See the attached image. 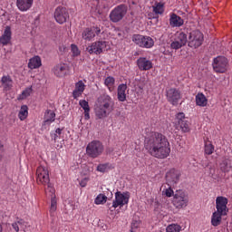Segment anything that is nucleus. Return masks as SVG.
<instances>
[{"mask_svg":"<svg viewBox=\"0 0 232 232\" xmlns=\"http://www.w3.org/2000/svg\"><path fill=\"white\" fill-rule=\"evenodd\" d=\"M144 148L155 159H168L171 153L169 141L160 132H148L145 136Z\"/></svg>","mask_w":232,"mask_h":232,"instance_id":"nucleus-1","label":"nucleus"},{"mask_svg":"<svg viewBox=\"0 0 232 232\" xmlns=\"http://www.w3.org/2000/svg\"><path fill=\"white\" fill-rule=\"evenodd\" d=\"M229 200L224 196H218L216 198V211L212 213L210 224L214 227H218L222 224V217H227L229 208H227Z\"/></svg>","mask_w":232,"mask_h":232,"instance_id":"nucleus-2","label":"nucleus"},{"mask_svg":"<svg viewBox=\"0 0 232 232\" xmlns=\"http://www.w3.org/2000/svg\"><path fill=\"white\" fill-rule=\"evenodd\" d=\"M113 111V100L109 94H102L98 97L95 107L94 113L97 119H106L110 113Z\"/></svg>","mask_w":232,"mask_h":232,"instance_id":"nucleus-3","label":"nucleus"},{"mask_svg":"<svg viewBox=\"0 0 232 232\" xmlns=\"http://www.w3.org/2000/svg\"><path fill=\"white\" fill-rule=\"evenodd\" d=\"M104 152V145L99 140L91 141L86 147V153L91 159H97Z\"/></svg>","mask_w":232,"mask_h":232,"instance_id":"nucleus-4","label":"nucleus"},{"mask_svg":"<svg viewBox=\"0 0 232 232\" xmlns=\"http://www.w3.org/2000/svg\"><path fill=\"white\" fill-rule=\"evenodd\" d=\"M172 204L176 209H184L189 204V197L183 190H177L173 196Z\"/></svg>","mask_w":232,"mask_h":232,"instance_id":"nucleus-5","label":"nucleus"},{"mask_svg":"<svg viewBox=\"0 0 232 232\" xmlns=\"http://www.w3.org/2000/svg\"><path fill=\"white\" fill-rule=\"evenodd\" d=\"M126 14H128V6L126 5H120L111 12L110 19L112 23H119L124 19Z\"/></svg>","mask_w":232,"mask_h":232,"instance_id":"nucleus-6","label":"nucleus"},{"mask_svg":"<svg viewBox=\"0 0 232 232\" xmlns=\"http://www.w3.org/2000/svg\"><path fill=\"white\" fill-rule=\"evenodd\" d=\"M106 50H108V42L106 41H96L87 47L90 55H101Z\"/></svg>","mask_w":232,"mask_h":232,"instance_id":"nucleus-7","label":"nucleus"},{"mask_svg":"<svg viewBox=\"0 0 232 232\" xmlns=\"http://www.w3.org/2000/svg\"><path fill=\"white\" fill-rule=\"evenodd\" d=\"M227 58L224 56H218L214 58L212 67L216 73H226L227 72Z\"/></svg>","mask_w":232,"mask_h":232,"instance_id":"nucleus-8","label":"nucleus"},{"mask_svg":"<svg viewBox=\"0 0 232 232\" xmlns=\"http://www.w3.org/2000/svg\"><path fill=\"white\" fill-rule=\"evenodd\" d=\"M176 124L179 127L182 133H189V131H191V123L188 121L184 112H179L176 114Z\"/></svg>","mask_w":232,"mask_h":232,"instance_id":"nucleus-9","label":"nucleus"},{"mask_svg":"<svg viewBox=\"0 0 232 232\" xmlns=\"http://www.w3.org/2000/svg\"><path fill=\"white\" fill-rule=\"evenodd\" d=\"M188 43V34H186V33L177 32L175 34L174 41L170 44V48L172 50H180V48L186 46Z\"/></svg>","mask_w":232,"mask_h":232,"instance_id":"nucleus-10","label":"nucleus"},{"mask_svg":"<svg viewBox=\"0 0 232 232\" xmlns=\"http://www.w3.org/2000/svg\"><path fill=\"white\" fill-rule=\"evenodd\" d=\"M188 43L190 48H198L204 43V34L200 31H192L189 34Z\"/></svg>","mask_w":232,"mask_h":232,"instance_id":"nucleus-11","label":"nucleus"},{"mask_svg":"<svg viewBox=\"0 0 232 232\" xmlns=\"http://www.w3.org/2000/svg\"><path fill=\"white\" fill-rule=\"evenodd\" d=\"M132 41L135 43V44H138V46H140L141 48H151L155 44V42L151 37L141 34H134Z\"/></svg>","mask_w":232,"mask_h":232,"instance_id":"nucleus-12","label":"nucleus"},{"mask_svg":"<svg viewBox=\"0 0 232 232\" xmlns=\"http://www.w3.org/2000/svg\"><path fill=\"white\" fill-rule=\"evenodd\" d=\"M36 181L43 186H46L50 182V171L44 166H39L36 169Z\"/></svg>","mask_w":232,"mask_h":232,"instance_id":"nucleus-13","label":"nucleus"},{"mask_svg":"<svg viewBox=\"0 0 232 232\" xmlns=\"http://www.w3.org/2000/svg\"><path fill=\"white\" fill-rule=\"evenodd\" d=\"M53 17L59 24H64L66 21L70 18V14L68 13V9L66 7L58 6L54 10Z\"/></svg>","mask_w":232,"mask_h":232,"instance_id":"nucleus-14","label":"nucleus"},{"mask_svg":"<svg viewBox=\"0 0 232 232\" xmlns=\"http://www.w3.org/2000/svg\"><path fill=\"white\" fill-rule=\"evenodd\" d=\"M167 100L173 106H177L179 104V101L182 99V94H180V91L176 88H170L167 90Z\"/></svg>","mask_w":232,"mask_h":232,"instance_id":"nucleus-15","label":"nucleus"},{"mask_svg":"<svg viewBox=\"0 0 232 232\" xmlns=\"http://www.w3.org/2000/svg\"><path fill=\"white\" fill-rule=\"evenodd\" d=\"M130 202V194L129 193H121L118 191L115 193V200L112 202V208H122V206L128 204Z\"/></svg>","mask_w":232,"mask_h":232,"instance_id":"nucleus-16","label":"nucleus"},{"mask_svg":"<svg viewBox=\"0 0 232 232\" xmlns=\"http://www.w3.org/2000/svg\"><path fill=\"white\" fill-rule=\"evenodd\" d=\"M101 34V27L99 26H92V28H86L82 33V38L83 41H92L95 37V35H99Z\"/></svg>","mask_w":232,"mask_h":232,"instance_id":"nucleus-17","label":"nucleus"},{"mask_svg":"<svg viewBox=\"0 0 232 232\" xmlns=\"http://www.w3.org/2000/svg\"><path fill=\"white\" fill-rule=\"evenodd\" d=\"M180 179V172L176 170L175 169H170L166 174V180L169 186H175L179 182Z\"/></svg>","mask_w":232,"mask_h":232,"instance_id":"nucleus-18","label":"nucleus"},{"mask_svg":"<svg viewBox=\"0 0 232 232\" xmlns=\"http://www.w3.org/2000/svg\"><path fill=\"white\" fill-rule=\"evenodd\" d=\"M53 72L56 77H66L70 67L66 63H60L53 67Z\"/></svg>","mask_w":232,"mask_h":232,"instance_id":"nucleus-19","label":"nucleus"},{"mask_svg":"<svg viewBox=\"0 0 232 232\" xmlns=\"http://www.w3.org/2000/svg\"><path fill=\"white\" fill-rule=\"evenodd\" d=\"M137 66L141 72H148L153 68V63L146 57H140L137 60Z\"/></svg>","mask_w":232,"mask_h":232,"instance_id":"nucleus-20","label":"nucleus"},{"mask_svg":"<svg viewBox=\"0 0 232 232\" xmlns=\"http://www.w3.org/2000/svg\"><path fill=\"white\" fill-rule=\"evenodd\" d=\"M55 122V112L52 110H47L44 116L43 128H50V124Z\"/></svg>","mask_w":232,"mask_h":232,"instance_id":"nucleus-21","label":"nucleus"},{"mask_svg":"<svg viewBox=\"0 0 232 232\" xmlns=\"http://www.w3.org/2000/svg\"><path fill=\"white\" fill-rule=\"evenodd\" d=\"M84 90H86V84L82 80L78 81L75 83L74 90L72 91V97L73 99H79L82 93H84Z\"/></svg>","mask_w":232,"mask_h":232,"instance_id":"nucleus-22","label":"nucleus"},{"mask_svg":"<svg viewBox=\"0 0 232 232\" xmlns=\"http://www.w3.org/2000/svg\"><path fill=\"white\" fill-rule=\"evenodd\" d=\"M34 6V0H16V7L20 12H28Z\"/></svg>","mask_w":232,"mask_h":232,"instance_id":"nucleus-23","label":"nucleus"},{"mask_svg":"<svg viewBox=\"0 0 232 232\" xmlns=\"http://www.w3.org/2000/svg\"><path fill=\"white\" fill-rule=\"evenodd\" d=\"M4 92H10L14 88V80L10 75H5L0 80Z\"/></svg>","mask_w":232,"mask_h":232,"instance_id":"nucleus-24","label":"nucleus"},{"mask_svg":"<svg viewBox=\"0 0 232 232\" xmlns=\"http://www.w3.org/2000/svg\"><path fill=\"white\" fill-rule=\"evenodd\" d=\"M169 24L172 28H180L184 24V19L177 15V14L172 13L169 15Z\"/></svg>","mask_w":232,"mask_h":232,"instance_id":"nucleus-25","label":"nucleus"},{"mask_svg":"<svg viewBox=\"0 0 232 232\" xmlns=\"http://www.w3.org/2000/svg\"><path fill=\"white\" fill-rule=\"evenodd\" d=\"M10 41H12V29L10 26H6L4 34L0 36V44L6 46V44H10Z\"/></svg>","mask_w":232,"mask_h":232,"instance_id":"nucleus-26","label":"nucleus"},{"mask_svg":"<svg viewBox=\"0 0 232 232\" xmlns=\"http://www.w3.org/2000/svg\"><path fill=\"white\" fill-rule=\"evenodd\" d=\"M128 90V85L121 83L118 86V101L120 102H124L126 101V91Z\"/></svg>","mask_w":232,"mask_h":232,"instance_id":"nucleus-27","label":"nucleus"},{"mask_svg":"<svg viewBox=\"0 0 232 232\" xmlns=\"http://www.w3.org/2000/svg\"><path fill=\"white\" fill-rule=\"evenodd\" d=\"M196 104L197 106H200L201 108L208 106V98H206V95H204V93L199 92L196 95Z\"/></svg>","mask_w":232,"mask_h":232,"instance_id":"nucleus-28","label":"nucleus"},{"mask_svg":"<svg viewBox=\"0 0 232 232\" xmlns=\"http://www.w3.org/2000/svg\"><path fill=\"white\" fill-rule=\"evenodd\" d=\"M40 66H41V57L34 56L29 60L28 68H30V70H36V68H40Z\"/></svg>","mask_w":232,"mask_h":232,"instance_id":"nucleus-29","label":"nucleus"},{"mask_svg":"<svg viewBox=\"0 0 232 232\" xmlns=\"http://www.w3.org/2000/svg\"><path fill=\"white\" fill-rule=\"evenodd\" d=\"M79 104H80L81 108H82V110L84 111L85 121H89V119H90V104L88 103V102H86V100H81L79 102Z\"/></svg>","mask_w":232,"mask_h":232,"instance_id":"nucleus-30","label":"nucleus"},{"mask_svg":"<svg viewBox=\"0 0 232 232\" xmlns=\"http://www.w3.org/2000/svg\"><path fill=\"white\" fill-rule=\"evenodd\" d=\"M152 12H154L156 15H162V14H164V3L155 2L152 5Z\"/></svg>","mask_w":232,"mask_h":232,"instance_id":"nucleus-31","label":"nucleus"},{"mask_svg":"<svg viewBox=\"0 0 232 232\" xmlns=\"http://www.w3.org/2000/svg\"><path fill=\"white\" fill-rule=\"evenodd\" d=\"M220 169L223 173H229L232 169V162L229 160H225L220 164Z\"/></svg>","mask_w":232,"mask_h":232,"instance_id":"nucleus-32","label":"nucleus"},{"mask_svg":"<svg viewBox=\"0 0 232 232\" xmlns=\"http://www.w3.org/2000/svg\"><path fill=\"white\" fill-rule=\"evenodd\" d=\"M104 84L108 88L109 92H113V90H115V78L112 76L105 78Z\"/></svg>","mask_w":232,"mask_h":232,"instance_id":"nucleus-33","label":"nucleus"},{"mask_svg":"<svg viewBox=\"0 0 232 232\" xmlns=\"http://www.w3.org/2000/svg\"><path fill=\"white\" fill-rule=\"evenodd\" d=\"M27 117H28V106L22 105L18 113V118L20 119V121H25Z\"/></svg>","mask_w":232,"mask_h":232,"instance_id":"nucleus-34","label":"nucleus"},{"mask_svg":"<svg viewBox=\"0 0 232 232\" xmlns=\"http://www.w3.org/2000/svg\"><path fill=\"white\" fill-rule=\"evenodd\" d=\"M47 188H45V195L47 197H51V198H53V197H55V188H53V185H52V183H50V181L48 183H46Z\"/></svg>","mask_w":232,"mask_h":232,"instance_id":"nucleus-35","label":"nucleus"},{"mask_svg":"<svg viewBox=\"0 0 232 232\" xmlns=\"http://www.w3.org/2000/svg\"><path fill=\"white\" fill-rule=\"evenodd\" d=\"M33 89L32 87H27L24 89V91L22 92V93L18 96V101H24L27 97H30L32 94Z\"/></svg>","mask_w":232,"mask_h":232,"instance_id":"nucleus-36","label":"nucleus"},{"mask_svg":"<svg viewBox=\"0 0 232 232\" xmlns=\"http://www.w3.org/2000/svg\"><path fill=\"white\" fill-rule=\"evenodd\" d=\"M56 211H57V198L53 197L51 198V206H50L51 217H53Z\"/></svg>","mask_w":232,"mask_h":232,"instance_id":"nucleus-37","label":"nucleus"},{"mask_svg":"<svg viewBox=\"0 0 232 232\" xmlns=\"http://www.w3.org/2000/svg\"><path fill=\"white\" fill-rule=\"evenodd\" d=\"M182 230V227L179 224H170L167 227V232H180Z\"/></svg>","mask_w":232,"mask_h":232,"instance_id":"nucleus-38","label":"nucleus"},{"mask_svg":"<svg viewBox=\"0 0 232 232\" xmlns=\"http://www.w3.org/2000/svg\"><path fill=\"white\" fill-rule=\"evenodd\" d=\"M106 200H108V197H106V195L104 194H100L96 197L94 203L97 204V206H99L101 204H104Z\"/></svg>","mask_w":232,"mask_h":232,"instance_id":"nucleus-39","label":"nucleus"},{"mask_svg":"<svg viewBox=\"0 0 232 232\" xmlns=\"http://www.w3.org/2000/svg\"><path fill=\"white\" fill-rule=\"evenodd\" d=\"M215 151V147L211 142H206L205 143V153L206 155H212V153Z\"/></svg>","mask_w":232,"mask_h":232,"instance_id":"nucleus-40","label":"nucleus"},{"mask_svg":"<svg viewBox=\"0 0 232 232\" xmlns=\"http://www.w3.org/2000/svg\"><path fill=\"white\" fill-rule=\"evenodd\" d=\"M110 168V163H102V164H99L97 166V171H99L100 173H106V171H108Z\"/></svg>","mask_w":232,"mask_h":232,"instance_id":"nucleus-41","label":"nucleus"},{"mask_svg":"<svg viewBox=\"0 0 232 232\" xmlns=\"http://www.w3.org/2000/svg\"><path fill=\"white\" fill-rule=\"evenodd\" d=\"M71 53L72 57H79L81 55V50H79V47L76 44H71Z\"/></svg>","mask_w":232,"mask_h":232,"instance_id":"nucleus-42","label":"nucleus"},{"mask_svg":"<svg viewBox=\"0 0 232 232\" xmlns=\"http://www.w3.org/2000/svg\"><path fill=\"white\" fill-rule=\"evenodd\" d=\"M63 133V129L58 128L55 130V133L51 134L52 140L57 142V139H61V134Z\"/></svg>","mask_w":232,"mask_h":232,"instance_id":"nucleus-43","label":"nucleus"},{"mask_svg":"<svg viewBox=\"0 0 232 232\" xmlns=\"http://www.w3.org/2000/svg\"><path fill=\"white\" fill-rule=\"evenodd\" d=\"M163 195H166L169 198L173 197V188L171 187H169L168 188L163 189L162 191Z\"/></svg>","mask_w":232,"mask_h":232,"instance_id":"nucleus-44","label":"nucleus"},{"mask_svg":"<svg viewBox=\"0 0 232 232\" xmlns=\"http://www.w3.org/2000/svg\"><path fill=\"white\" fill-rule=\"evenodd\" d=\"M139 226H140V221L133 220L131 222V232H133V229H137V227H139Z\"/></svg>","mask_w":232,"mask_h":232,"instance_id":"nucleus-45","label":"nucleus"},{"mask_svg":"<svg viewBox=\"0 0 232 232\" xmlns=\"http://www.w3.org/2000/svg\"><path fill=\"white\" fill-rule=\"evenodd\" d=\"M90 180V179L88 178H84L80 181V186L82 188H86V184H88V181Z\"/></svg>","mask_w":232,"mask_h":232,"instance_id":"nucleus-46","label":"nucleus"},{"mask_svg":"<svg viewBox=\"0 0 232 232\" xmlns=\"http://www.w3.org/2000/svg\"><path fill=\"white\" fill-rule=\"evenodd\" d=\"M19 226H21V221H17L12 224V227L14 231L19 232Z\"/></svg>","mask_w":232,"mask_h":232,"instance_id":"nucleus-47","label":"nucleus"},{"mask_svg":"<svg viewBox=\"0 0 232 232\" xmlns=\"http://www.w3.org/2000/svg\"><path fill=\"white\" fill-rule=\"evenodd\" d=\"M114 32H115V35H117V37H122V32L121 31V29L114 28Z\"/></svg>","mask_w":232,"mask_h":232,"instance_id":"nucleus-48","label":"nucleus"},{"mask_svg":"<svg viewBox=\"0 0 232 232\" xmlns=\"http://www.w3.org/2000/svg\"><path fill=\"white\" fill-rule=\"evenodd\" d=\"M138 88H139V90L143 91L144 90V85H138Z\"/></svg>","mask_w":232,"mask_h":232,"instance_id":"nucleus-49","label":"nucleus"},{"mask_svg":"<svg viewBox=\"0 0 232 232\" xmlns=\"http://www.w3.org/2000/svg\"><path fill=\"white\" fill-rule=\"evenodd\" d=\"M0 232H3V227L0 225Z\"/></svg>","mask_w":232,"mask_h":232,"instance_id":"nucleus-50","label":"nucleus"}]
</instances>
